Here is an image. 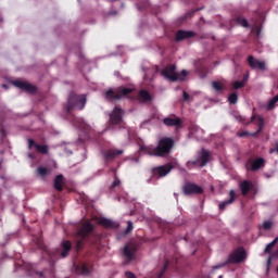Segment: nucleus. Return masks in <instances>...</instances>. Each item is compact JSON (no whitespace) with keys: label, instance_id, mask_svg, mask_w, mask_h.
<instances>
[{"label":"nucleus","instance_id":"nucleus-1","mask_svg":"<svg viewBox=\"0 0 278 278\" xmlns=\"http://www.w3.org/2000/svg\"><path fill=\"white\" fill-rule=\"evenodd\" d=\"M86 106V96L71 94L68 98L67 110H84Z\"/></svg>","mask_w":278,"mask_h":278},{"label":"nucleus","instance_id":"nucleus-2","mask_svg":"<svg viewBox=\"0 0 278 278\" xmlns=\"http://www.w3.org/2000/svg\"><path fill=\"white\" fill-rule=\"evenodd\" d=\"M173 149V139L164 138L159 141V146L156 147L157 157H162V155H166L168 151Z\"/></svg>","mask_w":278,"mask_h":278},{"label":"nucleus","instance_id":"nucleus-3","mask_svg":"<svg viewBox=\"0 0 278 278\" xmlns=\"http://www.w3.org/2000/svg\"><path fill=\"white\" fill-rule=\"evenodd\" d=\"M207 162H210V153H207V151H202L201 154L199 155L198 160L189 161L187 163V166L189 168H192V166H199L200 168H203V166H205V164H207Z\"/></svg>","mask_w":278,"mask_h":278},{"label":"nucleus","instance_id":"nucleus-4","mask_svg":"<svg viewBox=\"0 0 278 278\" xmlns=\"http://www.w3.org/2000/svg\"><path fill=\"white\" fill-rule=\"evenodd\" d=\"M162 75L165 79H168V81H184V77L179 76V74L175 72V65L163 70Z\"/></svg>","mask_w":278,"mask_h":278},{"label":"nucleus","instance_id":"nucleus-5","mask_svg":"<svg viewBox=\"0 0 278 278\" xmlns=\"http://www.w3.org/2000/svg\"><path fill=\"white\" fill-rule=\"evenodd\" d=\"M247 260V251L239 249L228 257L229 264H240Z\"/></svg>","mask_w":278,"mask_h":278},{"label":"nucleus","instance_id":"nucleus-6","mask_svg":"<svg viewBox=\"0 0 278 278\" xmlns=\"http://www.w3.org/2000/svg\"><path fill=\"white\" fill-rule=\"evenodd\" d=\"M129 92H131V88H123L121 94L114 92V90H109L105 92V99L114 101V99H121V97H125V94H129Z\"/></svg>","mask_w":278,"mask_h":278},{"label":"nucleus","instance_id":"nucleus-7","mask_svg":"<svg viewBox=\"0 0 278 278\" xmlns=\"http://www.w3.org/2000/svg\"><path fill=\"white\" fill-rule=\"evenodd\" d=\"M248 62L251 68L258 70V71H266V62L264 61H260L253 56H249Z\"/></svg>","mask_w":278,"mask_h":278},{"label":"nucleus","instance_id":"nucleus-8","mask_svg":"<svg viewBox=\"0 0 278 278\" xmlns=\"http://www.w3.org/2000/svg\"><path fill=\"white\" fill-rule=\"evenodd\" d=\"M170 170H173V166L163 165V166L153 168V175H155L156 177H166V175H168Z\"/></svg>","mask_w":278,"mask_h":278},{"label":"nucleus","instance_id":"nucleus-9","mask_svg":"<svg viewBox=\"0 0 278 278\" xmlns=\"http://www.w3.org/2000/svg\"><path fill=\"white\" fill-rule=\"evenodd\" d=\"M185 194H201L203 192V189L194 184H187L184 187Z\"/></svg>","mask_w":278,"mask_h":278},{"label":"nucleus","instance_id":"nucleus-10","mask_svg":"<svg viewBox=\"0 0 278 278\" xmlns=\"http://www.w3.org/2000/svg\"><path fill=\"white\" fill-rule=\"evenodd\" d=\"M110 121L114 125L121 123V121H123V111L118 108H115L113 112L110 114Z\"/></svg>","mask_w":278,"mask_h":278},{"label":"nucleus","instance_id":"nucleus-11","mask_svg":"<svg viewBox=\"0 0 278 278\" xmlns=\"http://www.w3.org/2000/svg\"><path fill=\"white\" fill-rule=\"evenodd\" d=\"M13 86L21 88L22 90H26V92H36V88L33 85H29V83L15 80L13 81Z\"/></svg>","mask_w":278,"mask_h":278},{"label":"nucleus","instance_id":"nucleus-12","mask_svg":"<svg viewBox=\"0 0 278 278\" xmlns=\"http://www.w3.org/2000/svg\"><path fill=\"white\" fill-rule=\"evenodd\" d=\"M139 151L146 155H155L157 157V150L153 146L141 144Z\"/></svg>","mask_w":278,"mask_h":278},{"label":"nucleus","instance_id":"nucleus-13","mask_svg":"<svg viewBox=\"0 0 278 278\" xmlns=\"http://www.w3.org/2000/svg\"><path fill=\"white\" fill-rule=\"evenodd\" d=\"M134 253H136V244L128 243L124 248V255L127 260H134Z\"/></svg>","mask_w":278,"mask_h":278},{"label":"nucleus","instance_id":"nucleus-14","mask_svg":"<svg viewBox=\"0 0 278 278\" xmlns=\"http://www.w3.org/2000/svg\"><path fill=\"white\" fill-rule=\"evenodd\" d=\"M163 123L167 127H179V125H181V118H179V117H165L163 119Z\"/></svg>","mask_w":278,"mask_h":278},{"label":"nucleus","instance_id":"nucleus-15","mask_svg":"<svg viewBox=\"0 0 278 278\" xmlns=\"http://www.w3.org/2000/svg\"><path fill=\"white\" fill-rule=\"evenodd\" d=\"M28 147L29 149H31V147H35V149H37V151H39V153H42L43 155H47V153H49V147L37 144L36 142H34L33 139H28Z\"/></svg>","mask_w":278,"mask_h":278},{"label":"nucleus","instance_id":"nucleus-16","mask_svg":"<svg viewBox=\"0 0 278 278\" xmlns=\"http://www.w3.org/2000/svg\"><path fill=\"white\" fill-rule=\"evenodd\" d=\"M98 223H99V225H102L103 227H111L113 229H116V227H118V223L112 222L108 218H99Z\"/></svg>","mask_w":278,"mask_h":278},{"label":"nucleus","instance_id":"nucleus-17","mask_svg":"<svg viewBox=\"0 0 278 278\" xmlns=\"http://www.w3.org/2000/svg\"><path fill=\"white\" fill-rule=\"evenodd\" d=\"M229 197H230V199L228 201H224V202L219 203V210L227 207V205H231V203H233V201H236V191L230 190Z\"/></svg>","mask_w":278,"mask_h":278},{"label":"nucleus","instance_id":"nucleus-18","mask_svg":"<svg viewBox=\"0 0 278 278\" xmlns=\"http://www.w3.org/2000/svg\"><path fill=\"white\" fill-rule=\"evenodd\" d=\"M242 194H249V190H251V188H253V184H251V181L244 180L241 185H240Z\"/></svg>","mask_w":278,"mask_h":278},{"label":"nucleus","instance_id":"nucleus-19","mask_svg":"<svg viewBox=\"0 0 278 278\" xmlns=\"http://www.w3.org/2000/svg\"><path fill=\"white\" fill-rule=\"evenodd\" d=\"M63 184H64V177L62 175L56 176L54 180L55 190H62Z\"/></svg>","mask_w":278,"mask_h":278},{"label":"nucleus","instance_id":"nucleus-20","mask_svg":"<svg viewBox=\"0 0 278 278\" xmlns=\"http://www.w3.org/2000/svg\"><path fill=\"white\" fill-rule=\"evenodd\" d=\"M140 101H143L147 103L148 101H151V94L147 90H141L139 93Z\"/></svg>","mask_w":278,"mask_h":278},{"label":"nucleus","instance_id":"nucleus-21","mask_svg":"<svg viewBox=\"0 0 278 278\" xmlns=\"http://www.w3.org/2000/svg\"><path fill=\"white\" fill-rule=\"evenodd\" d=\"M62 249H63V251H62L61 255H62V257H66V255H68V251H71V242L64 241L62 243Z\"/></svg>","mask_w":278,"mask_h":278},{"label":"nucleus","instance_id":"nucleus-22","mask_svg":"<svg viewBox=\"0 0 278 278\" xmlns=\"http://www.w3.org/2000/svg\"><path fill=\"white\" fill-rule=\"evenodd\" d=\"M190 36H192V33L180 30L176 35V40H184L185 38H190Z\"/></svg>","mask_w":278,"mask_h":278},{"label":"nucleus","instance_id":"nucleus-23","mask_svg":"<svg viewBox=\"0 0 278 278\" xmlns=\"http://www.w3.org/2000/svg\"><path fill=\"white\" fill-rule=\"evenodd\" d=\"M264 166V159H257L252 163V170H260Z\"/></svg>","mask_w":278,"mask_h":278},{"label":"nucleus","instance_id":"nucleus-24","mask_svg":"<svg viewBox=\"0 0 278 278\" xmlns=\"http://www.w3.org/2000/svg\"><path fill=\"white\" fill-rule=\"evenodd\" d=\"M90 231H92V225L85 224L78 233H79V236H86V233H90Z\"/></svg>","mask_w":278,"mask_h":278},{"label":"nucleus","instance_id":"nucleus-25","mask_svg":"<svg viewBox=\"0 0 278 278\" xmlns=\"http://www.w3.org/2000/svg\"><path fill=\"white\" fill-rule=\"evenodd\" d=\"M277 242H278V238H275L273 242L267 244V247L265 248V253H270V251H273V248L275 247V244H277Z\"/></svg>","mask_w":278,"mask_h":278},{"label":"nucleus","instance_id":"nucleus-26","mask_svg":"<svg viewBox=\"0 0 278 278\" xmlns=\"http://www.w3.org/2000/svg\"><path fill=\"white\" fill-rule=\"evenodd\" d=\"M278 103V94L275 96L268 103V110H273V108H275V104Z\"/></svg>","mask_w":278,"mask_h":278},{"label":"nucleus","instance_id":"nucleus-27","mask_svg":"<svg viewBox=\"0 0 278 278\" xmlns=\"http://www.w3.org/2000/svg\"><path fill=\"white\" fill-rule=\"evenodd\" d=\"M228 101L231 104L238 103V94H236V93L230 94L229 98H228Z\"/></svg>","mask_w":278,"mask_h":278},{"label":"nucleus","instance_id":"nucleus-28","mask_svg":"<svg viewBox=\"0 0 278 278\" xmlns=\"http://www.w3.org/2000/svg\"><path fill=\"white\" fill-rule=\"evenodd\" d=\"M273 223L270 220H266L262 225V229H265V231H268V229H271Z\"/></svg>","mask_w":278,"mask_h":278},{"label":"nucleus","instance_id":"nucleus-29","mask_svg":"<svg viewBox=\"0 0 278 278\" xmlns=\"http://www.w3.org/2000/svg\"><path fill=\"white\" fill-rule=\"evenodd\" d=\"M213 88L217 92H220V90H223V85L220 83H218V81H213Z\"/></svg>","mask_w":278,"mask_h":278},{"label":"nucleus","instance_id":"nucleus-30","mask_svg":"<svg viewBox=\"0 0 278 278\" xmlns=\"http://www.w3.org/2000/svg\"><path fill=\"white\" fill-rule=\"evenodd\" d=\"M123 154V150L112 151L108 154V157H115V155Z\"/></svg>","mask_w":278,"mask_h":278},{"label":"nucleus","instance_id":"nucleus-31","mask_svg":"<svg viewBox=\"0 0 278 278\" xmlns=\"http://www.w3.org/2000/svg\"><path fill=\"white\" fill-rule=\"evenodd\" d=\"M244 83L243 81H235L233 83V88L236 89V90H238V88H244Z\"/></svg>","mask_w":278,"mask_h":278},{"label":"nucleus","instance_id":"nucleus-32","mask_svg":"<svg viewBox=\"0 0 278 278\" xmlns=\"http://www.w3.org/2000/svg\"><path fill=\"white\" fill-rule=\"evenodd\" d=\"M239 25H241L242 27H249V22H247L245 18H239L238 20Z\"/></svg>","mask_w":278,"mask_h":278},{"label":"nucleus","instance_id":"nucleus-33","mask_svg":"<svg viewBox=\"0 0 278 278\" xmlns=\"http://www.w3.org/2000/svg\"><path fill=\"white\" fill-rule=\"evenodd\" d=\"M38 173H39V175H41V177H45V175H47L49 173V170L45 167H39Z\"/></svg>","mask_w":278,"mask_h":278},{"label":"nucleus","instance_id":"nucleus-34","mask_svg":"<svg viewBox=\"0 0 278 278\" xmlns=\"http://www.w3.org/2000/svg\"><path fill=\"white\" fill-rule=\"evenodd\" d=\"M179 77H182V81L184 79H186V77H188V73L186 72V70H182L180 74H178Z\"/></svg>","mask_w":278,"mask_h":278},{"label":"nucleus","instance_id":"nucleus-35","mask_svg":"<svg viewBox=\"0 0 278 278\" xmlns=\"http://www.w3.org/2000/svg\"><path fill=\"white\" fill-rule=\"evenodd\" d=\"M131 229H134V224L131 222H128L126 233H129V231H131Z\"/></svg>","mask_w":278,"mask_h":278},{"label":"nucleus","instance_id":"nucleus-36","mask_svg":"<svg viewBox=\"0 0 278 278\" xmlns=\"http://www.w3.org/2000/svg\"><path fill=\"white\" fill-rule=\"evenodd\" d=\"M269 153H277V155H278V142H276V148H271L269 150Z\"/></svg>","mask_w":278,"mask_h":278},{"label":"nucleus","instance_id":"nucleus-37","mask_svg":"<svg viewBox=\"0 0 278 278\" xmlns=\"http://www.w3.org/2000/svg\"><path fill=\"white\" fill-rule=\"evenodd\" d=\"M127 278H136V276L132 273L127 271L126 273Z\"/></svg>","mask_w":278,"mask_h":278},{"label":"nucleus","instance_id":"nucleus-38","mask_svg":"<svg viewBox=\"0 0 278 278\" xmlns=\"http://www.w3.org/2000/svg\"><path fill=\"white\" fill-rule=\"evenodd\" d=\"M248 81H249V75H245V76L243 77V79H242V83H243L244 85H247Z\"/></svg>","mask_w":278,"mask_h":278},{"label":"nucleus","instance_id":"nucleus-39","mask_svg":"<svg viewBox=\"0 0 278 278\" xmlns=\"http://www.w3.org/2000/svg\"><path fill=\"white\" fill-rule=\"evenodd\" d=\"M184 99L185 101H188L190 99V96L186 91H184Z\"/></svg>","mask_w":278,"mask_h":278},{"label":"nucleus","instance_id":"nucleus-40","mask_svg":"<svg viewBox=\"0 0 278 278\" xmlns=\"http://www.w3.org/2000/svg\"><path fill=\"white\" fill-rule=\"evenodd\" d=\"M236 121L242 122V116L241 115H235Z\"/></svg>","mask_w":278,"mask_h":278},{"label":"nucleus","instance_id":"nucleus-41","mask_svg":"<svg viewBox=\"0 0 278 278\" xmlns=\"http://www.w3.org/2000/svg\"><path fill=\"white\" fill-rule=\"evenodd\" d=\"M271 260H273V256H269V257H268V261H267V266H270Z\"/></svg>","mask_w":278,"mask_h":278},{"label":"nucleus","instance_id":"nucleus-42","mask_svg":"<svg viewBox=\"0 0 278 278\" xmlns=\"http://www.w3.org/2000/svg\"><path fill=\"white\" fill-rule=\"evenodd\" d=\"M213 268L214 270H216L217 268H223V265H217V266H214Z\"/></svg>","mask_w":278,"mask_h":278},{"label":"nucleus","instance_id":"nucleus-43","mask_svg":"<svg viewBox=\"0 0 278 278\" xmlns=\"http://www.w3.org/2000/svg\"><path fill=\"white\" fill-rule=\"evenodd\" d=\"M84 275H86V268H84V271H83Z\"/></svg>","mask_w":278,"mask_h":278},{"label":"nucleus","instance_id":"nucleus-44","mask_svg":"<svg viewBox=\"0 0 278 278\" xmlns=\"http://www.w3.org/2000/svg\"><path fill=\"white\" fill-rule=\"evenodd\" d=\"M113 186H116V182H113Z\"/></svg>","mask_w":278,"mask_h":278},{"label":"nucleus","instance_id":"nucleus-45","mask_svg":"<svg viewBox=\"0 0 278 278\" xmlns=\"http://www.w3.org/2000/svg\"><path fill=\"white\" fill-rule=\"evenodd\" d=\"M218 278H223V276H219Z\"/></svg>","mask_w":278,"mask_h":278},{"label":"nucleus","instance_id":"nucleus-46","mask_svg":"<svg viewBox=\"0 0 278 278\" xmlns=\"http://www.w3.org/2000/svg\"><path fill=\"white\" fill-rule=\"evenodd\" d=\"M0 164H1V161H0Z\"/></svg>","mask_w":278,"mask_h":278}]
</instances>
